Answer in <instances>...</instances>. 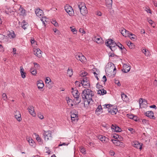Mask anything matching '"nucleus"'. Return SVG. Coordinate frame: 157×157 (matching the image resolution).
<instances>
[{
    "label": "nucleus",
    "instance_id": "dca6fc26",
    "mask_svg": "<svg viewBox=\"0 0 157 157\" xmlns=\"http://www.w3.org/2000/svg\"><path fill=\"white\" fill-rule=\"evenodd\" d=\"M41 51L40 50V49L39 48H37L34 50V54L38 57L40 58L41 56Z\"/></svg>",
    "mask_w": 157,
    "mask_h": 157
},
{
    "label": "nucleus",
    "instance_id": "f257e3e1",
    "mask_svg": "<svg viewBox=\"0 0 157 157\" xmlns=\"http://www.w3.org/2000/svg\"><path fill=\"white\" fill-rule=\"evenodd\" d=\"M81 95L82 99L84 101V105L86 102L89 105L91 101H92V102H93L92 98L93 96L94 95L93 92L91 90L89 89H86L82 91Z\"/></svg>",
    "mask_w": 157,
    "mask_h": 157
},
{
    "label": "nucleus",
    "instance_id": "7c9ffc66",
    "mask_svg": "<svg viewBox=\"0 0 157 157\" xmlns=\"http://www.w3.org/2000/svg\"><path fill=\"white\" fill-rule=\"evenodd\" d=\"M117 47H118L121 50H126L125 48L123 46L122 44L119 42L117 43Z\"/></svg>",
    "mask_w": 157,
    "mask_h": 157
},
{
    "label": "nucleus",
    "instance_id": "4c0bfd02",
    "mask_svg": "<svg viewBox=\"0 0 157 157\" xmlns=\"http://www.w3.org/2000/svg\"><path fill=\"white\" fill-rule=\"evenodd\" d=\"M126 31V30L124 29H122L121 31V33L123 35V36L126 37L127 36V35H126L125 32Z\"/></svg>",
    "mask_w": 157,
    "mask_h": 157
},
{
    "label": "nucleus",
    "instance_id": "680f3d73",
    "mask_svg": "<svg viewBox=\"0 0 157 157\" xmlns=\"http://www.w3.org/2000/svg\"><path fill=\"white\" fill-rule=\"evenodd\" d=\"M79 31L80 33H83V34H85V32L84 31L83 29L80 28L79 30Z\"/></svg>",
    "mask_w": 157,
    "mask_h": 157
},
{
    "label": "nucleus",
    "instance_id": "bb28decb",
    "mask_svg": "<svg viewBox=\"0 0 157 157\" xmlns=\"http://www.w3.org/2000/svg\"><path fill=\"white\" fill-rule=\"evenodd\" d=\"M8 36L10 38H13L15 37V35L14 34V33L13 31H12L11 32H10V33H9L8 34Z\"/></svg>",
    "mask_w": 157,
    "mask_h": 157
},
{
    "label": "nucleus",
    "instance_id": "6ab92c4d",
    "mask_svg": "<svg viewBox=\"0 0 157 157\" xmlns=\"http://www.w3.org/2000/svg\"><path fill=\"white\" fill-rule=\"evenodd\" d=\"M120 140L119 139L118 140H111L112 142L115 144L116 145L119 146L121 145H122L123 143L121 142H120L119 140Z\"/></svg>",
    "mask_w": 157,
    "mask_h": 157
},
{
    "label": "nucleus",
    "instance_id": "473e14b6",
    "mask_svg": "<svg viewBox=\"0 0 157 157\" xmlns=\"http://www.w3.org/2000/svg\"><path fill=\"white\" fill-rule=\"evenodd\" d=\"M30 72L32 73V74L34 75H36V71L35 69H34L33 67L31 68L30 69Z\"/></svg>",
    "mask_w": 157,
    "mask_h": 157
},
{
    "label": "nucleus",
    "instance_id": "09e8293b",
    "mask_svg": "<svg viewBox=\"0 0 157 157\" xmlns=\"http://www.w3.org/2000/svg\"><path fill=\"white\" fill-rule=\"evenodd\" d=\"M37 116L38 117L41 119H42L44 118L43 116L41 113H38Z\"/></svg>",
    "mask_w": 157,
    "mask_h": 157
},
{
    "label": "nucleus",
    "instance_id": "13d9d810",
    "mask_svg": "<svg viewBox=\"0 0 157 157\" xmlns=\"http://www.w3.org/2000/svg\"><path fill=\"white\" fill-rule=\"evenodd\" d=\"M2 98L4 100H6L7 98V96L6 94L3 93L2 95Z\"/></svg>",
    "mask_w": 157,
    "mask_h": 157
},
{
    "label": "nucleus",
    "instance_id": "f03ea898",
    "mask_svg": "<svg viewBox=\"0 0 157 157\" xmlns=\"http://www.w3.org/2000/svg\"><path fill=\"white\" fill-rule=\"evenodd\" d=\"M109 76L112 78L115 76L116 73V69L114 64L112 63H109Z\"/></svg>",
    "mask_w": 157,
    "mask_h": 157
},
{
    "label": "nucleus",
    "instance_id": "774afa93",
    "mask_svg": "<svg viewBox=\"0 0 157 157\" xmlns=\"http://www.w3.org/2000/svg\"><path fill=\"white\" fill-rule=\"evenodd\" d=\"M107 78L105 75L103 76L102 77V80L104 82H105L107 81Z\"/></svg>",
    "mask_w": 157,
    "mask_h": 157
},
{
    "label": "nucleus",
    "instance_id": "052dcab7",
    "mask_svg": "<svg viewBox=\"0 0 157 157\" xmlns=\"http://www.w3.org/2000/svg\"><path fill=\"white\" fill-rule=\"evenodd\" d=\"M4 51V48L3 46L1 44H0V52H3Z\"/></svg>",
    "mask_w": 157,
    "mask_h": 157
},
{
    "label": "nucleus",
    "instance_id": "9b49d317",
    "mask_svg": "<svg viewBox=\"0 0 157 157\" xmlns=\"http://www.w3.org/2000/svg\"><path fill=\"white\" fill-rule=\"evenodd\" d=\"M35 13L36 16L40 18L42 17L44 14L43 11L39 8H37L35 10Z\"/></svg>",
    "mask_w": 157,
    "mask_h": 157
},
{
    "label": "nucleus",
    "instance_id": "864d4df0",
    "mask_svg": "<svg viewBox=\"0 0 157 157\" xmlns=\"http://www.w3.org/2000/svg\"><path fill=\"white\" fill-rule=\"evenodd\" d=\"M115 84H117L118 86H121V84L120 83L119 81L118 80H115Z\"/></svg>",
    "mask_w": 157,
    "mask_h": 157
},
{
    "label": "nucleus",
    "instance_id": "6e6552de",
    "mask_svg": "<svg viewBox=\"0 0 157 157\" xmlns=\"http://www.w3.org/2000/svg\"><path fill=\"white\" fill-rule=\"evenodd\" d=\"M43 136L45 140L47 141L52 139L51 132L50 131H44Z\"/></svg>",
    "mask_w": 157,
    "mask_h": 157
},
{
    "label": "nucleus",
    "instance_id": "f704fd0d",
    "mask_svg": "<svg viewBox=\"0 0 157 157\" xmlns=\"http://www.w3.org/2000/svg\"><path fill=\"white\" fill-rule=\"evenodd\" d=\"M117 125L116 124H112L111 126V128L112 130V131L115 132V129H116L117 127Z\"/></svg>",
    "mask_w": 157,
    "mask_h": 157
},
{
    "label": "nucleus",
    "instance_id": "58836bf2",
    "mask_svg": "<svg viewBox=\"0 0 157 157\" xmlns=\"http://www.w3.org/2000/svg\"><path fill=\"white\" fill-rule=\"evenodd\" d=\"M130 36H129V37L131 40H134V39H135L136 36L135 35H134L131 33H130Z\"/></svg>",
    "mask_w": 157,
    "mask_h": 157
},
{
    "label": "nucleus",
    "instance_id": "6e6d98bb",
    "mask_svg": "<svg viewBox=\"0 0 157 157\" xmlns=\"http://www.w3.org/2000/svg\"><path fill=\"white\" fill-rule=\"evenodd\" d=\"M4 35L0 34V42H1L4 39Z\"/></svg>",
    "mask_w": 157,
    "mask_h": 157
},
{
    "label": "nucleus",
    "instance_id": "5fc2aeb1",
    "mask_svg": "<svg viewBox=\"0 0 157 157\" xmlns=\"http://www.w3.org/2000/svg\"><path fill=\"white\" fill-rule=\"evenodd\" d=\"M133 115H134L132 114H127V117L130 119H133Z\"/></svg>",
    "mask_w": 157,
    "mask_h": 157
},
{
    "label": "nucleus",
    "instance_id": "3c124183",
    "mask_svg": "<svg viewBox=\"0 0 157 157\" xmlns=\"http://www.w3.org/2000/svg\"><path fill=\"white\" fill-rule=\"evenodd\" d=\"M28 25L27 24H26V23L25 22H24V24L22 26V27L24 29H26Z\"/></svg>",
    "mask_w": 157,
    "mask_h": 157
},
{
    "label": "nucleus",
    "instance_id": "4be33fe9",
    "mask_svg": "<svg viewBox=\"0 0 157 157\" xmlns=\"http://www.w3.org/2000/svg\"><path fill=\"white\" fill-rule=\"evenodd\" d=\"M103 108H102L101 105H99L96 110V113L99 114L102 112Z\"/></svg>",
    "mask_w": 157,
    "mask_h": 157
},
{
    "label": "nucleus",
    "instance_id": "c756f323",
    "mask_svg": "<svg viewBox=\"0 0 157 157\" xmlns=\"http://www.w3.org/2000/svg\"><path fill=\"white\" fill-rule=\"evenodd\" d=\"M95 41L98 44L101 43L102 42V40L101 37H96L94 38Z\"/></svg>",
    "mask_w": 157,
    "mask_h": 157
},
{
    "label": "nucleus",
    "instance_id": "72a5a7b5",
    "mask_svg": "<svg viewBox=\"0 0 157 157\" xmlns=\"http://www.w3.org/2000/svg\"><path fill=\"white\" fill-rule=\"evenodd\" d=\"M99 138H100V140L103 142H105V141L106 139H108L107 137L103 136H99Z\"/></svg>",
    "mask_w": 157,
    "mask_h": 157
},
{
    "label": "nucleus",
    "instance_id": "4d7b16f0",
    "mask_svg": "<svg viewBox=\"0 0 157 157\" xmlns=\"http://www.w3.org/2000/svg\"><path fill=\"white\" fill-rule=\"evenodd\" d=\"M128 130L130 131L132 133H133V132H135V131L132 128H128Z\"/></svg>",
    "mask_w": 157,
    "mask_h": 157
},
{
    "label": "nucleus",
    "instance_id": "aec40b11",
    "mask_svg": "<svg viewBox=\"0 0 157 157\" xmlns=\"http://www.w3.org/2000/svg\"><path fill=\"white\" fill-rule=\"evenodd\" d=\"M133 146L136 148H139L140 149H141L142 148V145H140L138 142H134Z\"/></svg>",
    "mask_w": 157,
    "mask_h": 157
},
{
    "label": "nucleus",
    "instance_id": "0e129e2a",
    "mask_svg": "<svg viewBox=\"0 0 157 157\" xmlns=\"http://www.w3.org/2000/svg\"><path fill=\"white\" fill-rule=\"evenodd\" d=\"M71 31L74 34H76L77 33V31L76 29H71Z\"/></svg>",
    "mask_w": 157,
    "mask_h": 157
},
{
    "label": "nucleus",
    "instance_id": "a878e982",
    "mask_svg": "<svg viewBox=\"0 0 157 157\" xmlns=\"http://www.w3.org/2000/svg\"><path fill=\"white\" fill-rule=\"evenodd\" d=\"M98 94L100 95H103L106 93V91L105 90H99L98 91Z\"/></svg>",
    "mask_w": 157,
    "mask_h": 157
},
{
    "label": "nucleus",
    "instance_id": "5701e85b",
    "mask_svg": "<svg viewBox=\"0 0 157 157\" xmlns=\"http://www.w3.org/2000/svg\"><path fill=\"white\" fill-rule=\"evenodd\" d=\"M141 101V103L142 104V105H144L142 106V107H145L146 105L147 104V101L145 99H143L142 98H140L139 99V101Z\"/></svg>",
    "mask_w": 157,
    "mask_h": 157
},
{
    "label": "nucleus",
    "instance_id": "de8ad7c7",
    "mask_svg": "<svg viewBox=\"0 0 157 157\" xmlns=\"http://www.w3.org/2000/svg\"><path fill=\"white\" fill-rule=\"evenodd\" d=\"M115 132H120L121 131V128L117 126V127L116 129H115Z\"/></svg>",
    "mask_w": 157,
    "mask_h": 157
},
{
    "label": "nucleus",
    "instance_id": "c9c22d12",
    "mask_svg": "<svg viewBox=\"0 0 157 157\" xmlns=\"http://www.w3.org/2000/svg\"><path fill=\"white\" fill-rule=\"evenodd\" d=\"M87 73L86 72L83 71H82L81 73L80 76L82 77H86V76L87 75Z\"/></svg>",
    "mask_w": 157,
    "mask_h": 157
},
{
    "label": "nucleus",
    "instance_id": "2f4dec72",
    "mask_svg": "<svg viewBox=\"0 0 157 157\" xmlns=\"http://www.w3.org/2000/svg\"><path fill=\"white\" fill-rule=\"evenodd\" d=\"M142 52L146 56H147L150 55V52L148 50L146 49H144L143 50H142Z\"/></svg>",
    "mask_w": 157,
    "mask_h": 157
},
{
    "label": "nucleus",
    "instance_id": "0eeeda50",
    "mask_svg": "<svg viewBox=\"0 0 157 157\" xmlns=\"http://www.w3.org/2000/svg\"><path fill=\"white\" fill-rule=\"evenodd\" d=\"M64 9L65 11L70 16H71L74 15V10L72 8L71 6L67 5L65 6Z\"/></svg>",
    "mask_w": 157,
    "mask_h": 157
},
{
    "label": "nucleus",
    "instance_id": "79ce46f5",
    "mask_svg": "<svg viewBox=\"0 0 157 157\" xmlns=\"http://www.w3.org/2000/svg\"><path fill=\"white\" fill-rule=\"evenodd\" d=\"M33 64L34 65L35 68V69H39L40 68V65L36 63H34Z\"/></svg>",
    "mask_w": 157,
    "mask_h": 157
},
{
    "label": "nucleus",
    "instance_id": "bf43d9fd",
    "mask_svg": "<svg viewBox=\"0 0 157 157\" xmlns=\"http://www.w3.org/2000/svg\"><path fill=\"white\" fill-rule=\"evenodd\" d=\"M148 22L152 26H153V27H154L155 26L154 25H153L154 24L153 23L154 22L151 20H149L148 21Z\"/></svg>",
    "mask_w": 157,
    "mask_h": 157
},
{
    "label": "nucleus",
    "instance_id": "37998d69",
    "mask_svg": "<svg viewBox=\"0 0 157 157\" xmlns=\"http://www.w3.org/2000/svg\"><path fill=\"white\" fill-rule=\"evenodd\" d=\"M81 81L82 82H89V78L87 77H84L82 78V80H81Z\"/></svg>",
    "mask_w": 157,
    "mask_h": 157
},
{
    "label": "nucleus",
    "instance_id": "49530a36",
    "mask_svg": "<svg viewBox=\"0 0 157 157\" xmlns=\"http://www.w3.org/2000/svg\"><path fill=\"white\" fill-rule=\"evenodd\" d=\"M80 151L81 153L83 154H85L86 153V151L84 148L82 147L80 148Z\"/></svg>",
    "mask_w": 157,
    "mask_h": 157
},
{
    "label": "nucleus",
    "instance_id": "a18cd8bd",
    "mask_svg": "<svg viewBox=\"0 0 157 157\" xmlns=\"http://www.w3.org/2000/svg\"><path fill=\"white\" fill-rule=\"evenodd\" d=\"M121 97L123 100H125V98L127 97V96L124 94H121Z\"/></svg>",
    "mask_w": 157,
    "mask_h": 157
},
{
    "label": "nucleus",
    "instance_id": "b1692460",
    "mask_svg": "<svg viewBox=\"0 0 157 157\" xmlns=\"http://www.w3.org/2000/svg\"><path fill=\"white\" fill-rule=\"evenodd\" d=\"M112 136L115 139H116L118 140V139H119L120 140H121L122 139V137L119 135L118 134L114 133V134H113L112 135Z\"/></svg>",
    "mask_w": 157,
    "mask_h": 157
},
{
    "label": "nucleus",
    "instance_id": "ddd939ff",
    "mask_svg": "<svg viewBox=\"0 0 157 157\" xmlns=\"http://www.w3.org/2000/svg\"><path fill=\"white\" fill-rule=\"evenodd\" d=\"M145 115L146 116L150 118L155 119V117L154 116V113L151 111L147 112L145 113Z\"/></svg>",
    "mask_w": 157,
    "mask_h": 157
},
{
    "label": "nucleus",
    "instance_id": "e433bc0d",
    "mask_svg": "<svg viewBox=\"0 0 157 157\" xmlns=\"http://www.w3.org/2000/svg\"><path fill=\"white\" fill-rule=\"evenodd\" d=\"M19 10H21V13L22 15H24L25 14V10L23 8H22L21 6L19 9Z\"/></svg>",
    "mask_w": 157,
    "mask_h": 157
},
{
    "label": "nucleus",
    "instance_id": "20e7f679",
    "mask_svg": "<svg viewBox=\"0 0 157 157\" xmlns=\"http://www.w3.org/2000/svg\"><path fill=\"white\" fill-rule=\"evenodd\" d=\"M71 89L72 90V95L74 97V101H75L76 104H78L81 101V98L79 96V94L77 90H74V89L73 88Z\"/></svg>",
    "mask_w": 157,
    "mask_h": 157
},
{
    "label": "nucleus",
    "instance_id": "412c9836",
    "mask_svg": "<svg viewBox=\"0 0 157 157\" xmlns=\"http://www.w3.org/2000/svg\"><path fill=\"white\" fill-rule=\"evenodd\" d=\"M20 69L21 77L24 78L25 77V74H26L24 72V70L22 66L20 67Z\"/></svg>",
    "mask_w": 157,
    "mask_h": 157
},
{
    "label": "nucleus",
    "instance_id": "a19ab883",
    "mask_svg": "<svg viewBox=\"0 0 157 157\" xmlns=\"http://www.w3.org/2000/svg\"><path fill=\"white\" fill-rule=\"evenodd\" d=\"M93 71V73L95 76V75H98L99 74L98 70L97 69L94 68Z\"/></svg>",
    "mask_w": 157,
    "mask_h": 157
},
{
    "label": "nucleus",
    "instance_id": "39448f33",
    "mask_svg": "<svg viewBox=\"0 0 157 157\" xmlns=\"http://www.w3.org/2000/svg\"><path fill=\"white\" fill-rule=\"evenodd\" d=\"M109 48L112 52H114L117 48V44L111 39H109Z\"/></svg>",
    "mask_w": 157,
    "mask_h": 157
},
{
    "label": "nucleus",
    "instance_id": "393cba45",
    "mask_svg": "<svg viewBox=\"0 0 157 157\" xmlns=\"http://www.w3.org/2000/svg\"><path fill=\"white\" fill-rule=\"evenodd\" d=\"M66 100L69 105H70L71 107L73 106V104H72V100L71 99H70L69 97H66Z\"/></svg>",
    "mask_w": 157,
    "mask_h": 157
},
{
    "label": "nucleus",
    "instance_id": "423d86ee",
    "mask_svg": "<svg viewBox=\"0 0 157 157\" xmlns=\"http://www.w3.org/2000/svg\"><path fill=\"white\" fill-rule=\"evenodd\" d=\"M118 111L117 108L114 105L109 104V113L112 115L116 114Z\"/></svg>",
    "mask_w": 157,
    "mask_h": 157
},
{
    "label": "nucleus",
    "instance_id": "ea45409f",
    "mask_svg": "<svg viewBox=\"0 0 157 157\" xmlns=\"http://www.w3.org/2000/svg\"><path fill=\"white\" fill-rule=\"evenodd\" d=\"M40 20L42 22V23L45 26V23H44V22L47 21V18L45 17H42Z\"/></svg>",
    "mask_w": 157,
    "mask_h": 157
},
{
    "label": "nucleus",
    "instance_id": "c85d7f7f",
    "mask_svg": "<svg viewBox=\"0 0 157 157\" xmlns=\"http://www.w3.org/2000/svg\"><path fill=\"white\" fill-rule=\"evenodd\" d=\"M67 74L70 77H71L73 74L72 69L68 68L67 70Z\"/></svg>",
    "mask_w": 157,
    "mask_h": 157
},
{
    "label": "nucleus",
    "instance_id": "a211bd4d",
    "mask_svg": "<svg viewBox=\"0 0 157 157\" xmlns=\"http://www.w3.org/2000/svg\"><path fill=\"white\" fill-rule=\"evenodd\" d=\"M29 111L30 113L33 116L35 115V113H34V107L33 106H30L28 108Z\"/></svg>",
    "mask_w": 157,
    "mask_h": 157
},
{
    "label": "nucleus",
    "instance_id": "9d476101",
    "mask_svg": "<svg viewBox=\"0 0 157 157\" xmlns=\"http://www.w3.org/2000/svg\"><path fill=\"white\" fill-rule=\"evenodd\" d=\"M75 57L76 59L79 60L82 63H84L86 60L85 57L81 53L77 54L75 55Z\"/></svg>",
    "mask_w": 157,
    "mask_h": 157
},
{
    "label": "nucleus",
    "instance_id": "c03bdc74",
    "mask_svg": "<svg viewBox=\"0 0 157 157\" xmlns=\"http://www.w3.org/2000/svg\"><path fill=\"white\" fill-rule=\"evenodd\" d=\"M75 86L77 87H80L82 85L81 83H80L78 81H76L75 82Z\"/></svg>",
    "mask_w": 157,
    "mask_h": 157
},
{
    "label": "nucleus",
    "instance_id": "69168bd1",
    "mask_svg": "<svg viewBox=\"0 0 157 157\" xmlns=\"http://www.w3.org/2000/svg\"><path fill=\"white\" fill-rule=\"evenodd\" d=\"M149 107L150 108H154L155 109H157L156 106L155 105H150V106Z\"/></svg>",
    "mask_w": 157,
    "mask_h": 157
},
{
    "label": "nucleus",
    "instance_id": "f8f14e48",
    "mask_svg": "<svg viewBox=\"0 0 157 157\" xmlns=\"http://www.w3.org/2000/svg\"><path fill=\"white\" fill-rule=\"evenodd\" d=\"M123 69L121 70L122 72L126 73L129 72L130 69V66L126 64H124L123 65Z\"/></svg>",
    "mask_w": 157,
    "mask_h": 157
},
{
    "label": "nucleus",
    "instance_id": "f3484780",
    "mask_svg": "<svg viewBox=\"0 0 157 157\" xmlns=\"http://www.w3.org/2000/svg\"><path fill=\"white\" fill-rule=\"evenodd\" d=\"M37 86L39 89H42L44 86V84L41 80L38 81L37 82Z\"/></svg>",
    "mask_w": 157,
    "mask_h": 157
},
{
    "label": "nucleus",
    "instance_id": "e2e57ef3",
    "mask_svg": "<svg viewBox=\"0 0 157 157\" xmlns=\"http://www.w3.org/2000/svg\"><path fill=\"white\" fill-rule=\"evenodd\" d=\"M145 10L147 12V13H151V11L149 9L146 8L145 9Z\"/></svg>",
    "mask_w": 157,
    "mask_h": 157
},
{
    "label": "nucleus",
    "instance_id": "cd10ccee",
    "mask_svg": "<svg viewBox=\"0 0 157 157\" xmlns=\"http://www.w3.org/2000/svg\"><path fill=\"white\" fill-rule=\"evenodd\" d=\"M28 141L30 145L33 147H35V143L32 139H29Z\"/></svg>",
    "mask_w": 157,
    "mask_h": 157
},
{
    "label": "nucleus",
    "instance_id": "2eb2a0df",
    "mask_svg": "<svg viewBox=\"0 0 157 157\" xmlns=\"http://www.w3.org/2000/svg\"><path fill=\"white\" fill-rule=\"evenodd\" d=\"M81 84H82V85L85 88H87V89H88L90 87V82H82L81 81Z\"/></svg>",
    "mask_w": 157,
    "mask_h": 157
},
{
    "label": "nucleus",
    "instance_id": "603ef678",
    "mask_svg": "<svg viewBox=\"0 0 157 157\" xmlns=\"http://www.w3.org/2000/svg\"><path fill=\"white\" fill-rule=\"evenodd\" d=\"M109 153L111 156H113L115 154L114 151L112 150H111L109 151Z\"/></svg>",
    "mask_w": 157,
    "mask_h": 157
},
{
    "label": "nucleus",
    "instance_id": "7ed1b4c3",
    "mask_svg": "<svg viewBox=\"0 0 157 157\" xmlns=\"http://www.w3.org/2000/svg\"><path fill=\"white\" fill-rule=\"evenodd\" d=\"M78 5L81 13L83 16L86 15L88 13V10L84 2H80L78 3Z\"/></svg>",
    "mask_w": 157,
    "mask_h": 157
},
{
    "label": "nucleus",
    "instance_id": "4468645a",
    "mask_svg": "<svg viewBox=\"0 0 157 157\" xmlns=\"http://www.w3.org/2000/svg\"><path fill=\"white\" fill-rule=\"evenodd\" d=\"M14 116L18 121H20L21 120V114L19 111L16 110L15 112Z\"/></svg>",
    "mask_w": 157,
    "mask_h": 157
},
{
    "label": "nucleus",
    "instance_id": "1a4fd4ad",
    "mask_svg": "<svg viewBox=\"0 0 157 157\" xmlns=\"http://www.w3.org/2000/svg\"><path fill=\"white\" fill-rule=\"evenodd\" d=\"M70 113L72 121H77L78 120V115L77 114L76 111L73 110L71 111Z\"/></svg>",
    "mask_w": 157,
    "mask_h": 157
},
{
    "label": "nucleus",
    "instance_id": "338daca9",
    "mask_svg": "<svg viewBox=\"0 0 157 157\" xmlns=\"http://www.w3.org/2000/svg\"><path fill=\"white\" fill-rule=\"evenodd\" d=\"M31 42L32 44H36V41L33 39H32L31 40Z\"/></svg>",
    "mask_w": 157,
    "mask_h": 157
},
{
    "label": "nucleus",
    "instance_id": "8fccbe9b",
    "mask_svg": "<svg viewBox=\"0 0 157 157\" xmlns=\"http://www.w3.org/2000/svg\"><path fill=\"white\" fill-rule=\"evenodd\" d=\"M109 52V57H113L115 56V55L113 52Z\"/></svg>",
    "mask_w": 157,
    "mask_h": 157
}]
</instances>
